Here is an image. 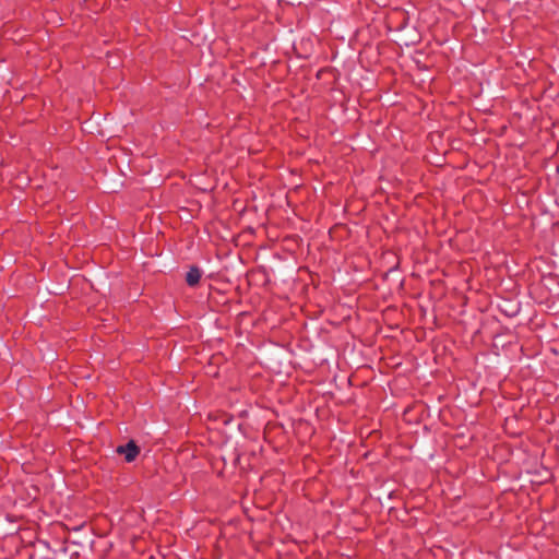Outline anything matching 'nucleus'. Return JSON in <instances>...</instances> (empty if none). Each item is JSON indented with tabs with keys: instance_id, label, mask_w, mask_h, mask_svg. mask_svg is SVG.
I'll return each mask as SVG.
<instances>
[{
	"instance_id": "2",
	"label": "nucleus",
	"mask_w": 559,
	"mask_h": 559,
	"mask_svg": "<svg viewBox=\"0 0 559 559\" xmlns=\"http://www.w3.org/2000/svg\"><path fill=\"white\" fill-rule=\"evenodd\" d=\"M201 276H202V272L199 267H197V266L190 267V270L187 272V275H186L187 284L189 286L198 285L201 280Z\"/></svg>"
},
{
	"instance_id": "1",
	"label": "nucleus",
	"mask_w": 559,
	"mask_h": 559,
	"mask_svg": "<svg viewBox=\"0 0 559 559\" xmlns=\"http://www.w3.org/2000/svg\"><path fill=\"white\" fill-rule=\"evenodd\" d=\"M117 452L120 454H123L126 461L128 463H130L135 460L140 450H139V447L135 444V442L133 440H130L127 444L119 445L117 448Z\"/></svg>"
}]
</instances>
